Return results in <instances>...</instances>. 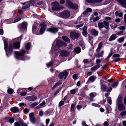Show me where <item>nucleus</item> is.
I'll list each match as a JSON object with an SVG mask.
<instances>
[{
    "label": "nucleus",
    "instance_id": "1",
    "mask_svg": "<svg viewBox=\"0 0 126 126\" xmlns=\"http://www.w3.org/2000/svg\"><path fill=\"white\" fill-rule=\"evenodd\" d=\"M103 45V44L102 42L98 44V47L96 50V51L97 53L95 55V56L97 58H99L102 57L104 53L103 50L101 51L100 53H99L100 50L102 47Z\"/></svg>",
    "mask_w": 126,
    "mask_h": 126
},
{
    "label": "nucleus",
    "instance_id": "2",
    "mask_svg": "<svg viewBox=\"0 0 126 126\" xmlns=\"http://www.w3.org/2000/svg\"><path fill=\"white\" fill-rule=\"evenodd\" d=\"M66 5L71 9L76 10L78 8V6L76 4H73L72 2L69 0H67L66 3Z\"/></svg>",
    "mask_w": 126,
    "mask_h": 126
},
{
    "label": "nucleus",
    "instance_id": "3",
    "mask_svg": "<svg viewBox=\"0 0 126 126\" xmlns=\"http://www.w3.org/2000/svg\"><path fill=\"white\" fill-rule=\"evenodd\" d=\"M60 15L62 17L65 19L68 18L70 15V12L67 10L64 11L60 13Z\"/></svg>",
    "mask_w": 126,
    "mask_h": 126
},
{
    "label": "nucleus",
    "instance_id": "4",
    "mask_svg": "<svg viewBox=\"0 0 126 126\" xmlns=\"http://www.w3.org/2000/svg\"><path fill=\"white\" fill-rule=\"evenodd\" d=\"M70 36L71 38L73 40L75 39H78L80 36V34L75 32H71L70 33Z\"/></svg>",
    "mask_w": 126,
    "mask_h": 126
},
{
    "label": "nucleus",
    "instance_id": "5",
    "mask_svg": "<svg viewBox=\"0 0 126 126\" xmlns=\"http://www.w3.org/2000/svg\"><path fill=\"white\" fill-rule=\"evenodd\" d=\"M26 53V51L23 49H21L20 52L15 51V57L16 58H18L20 56H21L25 54Z\"/></svg>",
    "mask_w": 126,
    "mask_h": 126
},
{
    "label": "nucleus",
    "instance_id": "6",
    "mask_svg": "<svg viewBox=\"0 0 126 126\" xmlns=\"http://www.w3.org/2000/svg\"><path fill=\"white\" fill-rule=\"evenodd\" d=\"M101 90L103 92H108L111 91L112 89L111 87H108L106 86L105 85L102 84L101 85Z\"/></svg>",
    "mask_w": 126,
    "mask_h": 126
},
{
    "label": "nucleus",
    "instance_id": "7",
    "mask_svg": "<svg viewBox=\"0 0 126 126\" xmlns=\"http://www.w3.org/2000/svg\"><path fill=\"white\" fill-rule=\"evenodd\" d=\"M68 74V72L66 71H64L63 72H61L59 75V77L61 79H62L63 78L65 79L67 77Z\"/></svg>",
    "mask_w": 126,
    "mask_h": 126
},
{
    "label": "nucleus",
    "instance_id": "8",
    "mask_svg": "<svg viewBox=\"0 0 126 126\" xmlns=\"http://www.w3.org/2000/svg\"><path fill=\"white\" fill-rule=\"evenodd\" d=\"M34 114L33 112H32L29 114V117L30 121L33 123H36V120L34 117Z\"/></svg>",
    "mask_w": 126,
    "mask_h": 126
},
{
    "label": "nucleus",
    "instance_id": "9",
    "mask_svg": "<svg viewBox=\"0 0 126 126\" xmlns=\"http://www.w3.org/2000/svg\"><path fill=\"white\" fill-rule=\"evenodd\" d=\"M118 108L119 111H121L125 110L126 107L123 103H119L118 105Z\"/></svg>",
    "mask_w": 126,
    "mask_h": 126
},
{
    "label": "nucleus",
    "instance_id": "10",
    "mask_svg": "<svg viewBox=\"0 0 126 126\" xmlns=\"http://www.w3.org/2000/svg\"><path fill=\"white\" fill-rule=\"evenodd\" d=\"M69 52L65 50H62L60 53V55L62 57H67L69 55Z\"/></svg>",
    "mask_w": 126,
    "mask_h": 126
},
{
    "label": "nucleus",
    "instance_id": "11",
    "mask_svg": "<svg viewBox=\"0 0 126 126\" xmlns=\"http://www.w3.org/2000/svg\"><path fill=\"white\" fill-rule=\"evenodd\" d=\"M37 97L35 95H32L29 96H27L25 99L29 101H34L37 99Z\"/></svg>",
    "mask_w": 126,
    "mask_h": 126
},
{
    "label": "nucleus",
    "instance_id": "12",
    "mask_svg": "<svg viewBox=\"0 0 126 126\" xmlns=\"http://www.w3.org/2000/svg\"><path fill=\"white\" fill-rule=\"evenodd\" d=\"M57 44L59 46H63L65 47L67 46L66 43L60 40H58L56 41Z\"/></svg>",
    "mask_w": 126,
    "mask_h": 126
},
{
    "label": "nucleus",
    "instance_id": "13",
    "mask_svg": "<svg viewBox=\"0 0 126 126\" xmlns=\"http://www.w3.org/2000/svg\"><path fill=\"white\" fill-rule=\"evenodd\" d=\"M87 27L86 26H84L82 29L83 31L82 32V33L83 35L85 37H87L88 34L87 28Z\"/></svg>",
    "mask_w": 126,
    "mask_h": 126
},
{
    "label": "nucleus",
    "instance_id": "14",
    "mask_svg": "<svg viewBox=\"0 0 126 126\" xmlns=\"http://www.w3.org/2000/svg\"><path fill=\"white\" fill-rule=\"evenodd\" d=\"M58 31V29L57 28H53L48 29L47 30V31L51 32L54 33L57 32Z\"/></svg>",
    "mask_w": 126,
    "mask_h": 126
},
{
    "label": "nucleus",
    "instance_id": "15",
    "mask_svg": "<svg viewBox=\"0 0 126 126\" xmlns=\"http://www.w3.org/2000/svg\"><path fill=\"white\" fill-rule=\"evenodd\" d=\"M91 32L92 35L95 36H97L98 34V32L94 29H92Z\"/></svg>",
    "mask_w": 126,
    "mask_h": 126
},
{
    "label": "nucleus",
    "instance_id": "16",
    "mask_svg": "<svg viewBox=\"0 0 126 126\" xmlns=\"http://www.w3.org/2000/svg\"><path fill=\"white\" fill-rule=\"evenodd\" d=\"M19 110V109L16 107L12 108L11 109V111L14 113H16L18 112Z\"/></svg>",
    "mask_w": 126,
    "mask_h": 126
},
{
    "label": "nucleus",
    "instance_id": "17",
    "mask_svg": "<svg viewBox=\"0 0 126 126\" xmlns=\"http://www.w3.org/2000/svg\"><path fill=\"white\" fill-rule=\"evenodd\" d=\"M13 46L15 49H18L20 47V43L19 42L15 43L13 44Z\"/></svg>",
    "mask_w": 126,
    "mask_h": 126
},
{
    "label": "nucleus",
    "instance_id": "18",
    "mask_svg": "<svg viewBox=\"0 0 126 126\" xmlns=\"http://www.w3.org/2000/svg\"><path fill=\"white\" fill-rule=\"evenodd\" d=\"M116 35L115 34H112L110 37L109 41H111L115 40L116 38Z\"/></svg>",
    "mask_w": 126,
    "mask_h": 126
},
{
    "label": "nucleus",
    "instance_id": "19",
    "mask_svg": "<svg viewBox=\"0 0 126 126\" xmlns=\"http://www.w3.org/2000/svg\"><path fill=\"white\" fill-rule=\"evenodd\" d=\"M100 66L99 64H97L92 67L91 69V70H96L97 69L99 68Z\"/></svg>",
    "mask_w": 126,
    "mask_h": 126
},
{
    "label": "nucleus",
    "instance_id": "20",
    "mask_svg": "<svg viewBox=\"0 0 126 126\" xmlns=\"http://www.w3.org/2000/svg\"><path fill=\"white\" fill-rule=\"evenodd\" d=\"M103 22L105 25V26H104L105 28L106 29H108L109 28V23L108 22H106L105 21H104Z\"/></svg>",
    "mask_w": 126,
    "mask_h": 126
},
{
    "label": "nucleus",
    "instance_id": "21",
    "mask_svg": "<svg viewBox=\"0 0 126 126\" xmlns=\"http://www.w3.org/2000/svg\"><path fill=\"white\" fill-rule=\"evenodd\" d=\"M62 38L64 41L65 42L68 43H69L70 42L69 39L66 36H63Z\"/></svg>",
    "mask_w": 126,
    "mask_h": 126
},
{
    "label": "nucleus",
    "instance_id": "22",
    "mask_svg": "<svg viewBox=\"0 0 126 126\" xmlns=\"http://www.w3.org/2000/svg\"><path fill=\"white\" fill-rule=\"evenodd\" d=\"M81 51V49L80 47H76L74 49V51L76 53H80Z\"/></svg>",
    "mask_w": 126,
    "mask_h": 126
},
{
    "label": "nucleus",
    "instance_id": "23",
    "mask_svg": "<svg viewBox=\"0 0 126 126\" xmlns=\"http://www.w3.org/2000/svg\"><path fill=\"white\" fill-rule=\"evenodd\" d=\"M115 15L116 16H119L121 17L123 16V13L122 12L119 13L118 11H116L115 13Z\"/></svg>",
    "mask_w": 126,
    "mask_h": 126
},
{
    "label": "nucleus",
    "instance_id": "24",
    "mask_svg": "<svg viewBox=\"0 0 126 126\" xmlns=\"http://www.w3.org/2000/svg\"><path fill=\"white\" fill-rule=\"evenodd\" d=\"M75 105L74 104H72L70 108V111H71L73 112H75Z\"/></svg>",
    "mask_w": 126,
    "mask_h": 126
},
{
    "label": "nucleus",
    "instance_id": "25",
    "mask_svg": "<svg viewBox=\"0 0 126 126\" xmlns=\"http://www.w3.org/2000/svg\"><path fill=\"white\" fill-rule=\"evenodd\" d=\"M51 4L53 6H56V7H58L59 5V3L57 1L52 2Z\"/></svg>",
    "mask_w": 126,
    "mask_h": 126
},
{
    "label": "nucleus",
    "instance_id": "26",
    "mask_svg": "<svg viewBox=\"0 0 126 126\" xmlns=\"http://www.w3.org/2000/svg\"><path fill=\"white\" fill-rule=\"evenodd\" d=\"M96 78V77L94 76H93L90 77L89 78V79L90 81L93 82L95 80Z\"/></svg>",
    "mask_w": 126,
    "mask_h": 126
},
{
    "label": "nucleus",
    "instance_id": "27",
    "mask_svg": "<svg viewBox=\"0 0 126 126\" xmlns=\"http://www.w3.org/2000/svg\"><path fill=\"white\" fill-rule=\"evenodd\" d=\"M8 51L9 53H10V54H11V53L13 51V49L12 48V45H9L8 48Z\"/></svg>",
    "mask_w": 126,
    "mask_h": 126
},
{
    "label": "nucleus",
    "instance_id": "28",
    "mask_svg": "<svg viewBox=\"0 0 126 126\" xmlns=\"http://www.w3.org/2000/svg\"><path fill=\"white\" fill-rule=\"evenodd\" d=\"M46 28L44 27H41L40 30V34H42L45 31Z\"/></svg>",
    "mask_w": 126,
    "mask_h": 126
},
{
    "label": "nucleus",
    "instance_id": "29",
    "mask_svg": "<svg viewBox=\"0 0 126 126\" xmlns=\"http://www.w3.org/2000/svg\"><path fill=\"white\" fill-rule=\"evenodd\" d=\"M87 2L89 3H97L96 0H85Z\"/></svg>",
    "mask_w": 126,
    "mask_h": 126
},
{
    "label": "nucleus",
    "instance_id": "30",
    "mask_svg": "<svg viewBox=\"0 0 126 126\" xmlns=\"http://www.w3.org/2000/svg\"><path fill=\"white\" fill-rule=\"evenodd\" d=\"M118 84V82H116L113 83L111 86L113 88H115L117 86Z\"/></svg>",
    "mask_w": 126,
    "mask_h": 126
},
{
    "label": "nucleus",
    "instance_id": "31",
    "mask_svg": "<svg viewBox=\"0 0 126 126\" xmlns=\"http://www.w3.org/2000/svg\"><path fill=\"white\" fill-rule=\"evenodd\" d=\"M98 24L99 28L100 29L103 28L104 26L103 24V23L98 22Z\"/></svg>",
    "mask_w": 126,
    "mask_h": 126
},
{
    "label": "nucleus",
    "instance_id": "32",
    "mask_svg": "<svg viewBox=\"0 0 126 126\" xmlns=\"http://www.w3.org/2000/svg\"><path fill=\"white\" fill-rule=\"evenodd\" d=\"M8 93L10 94H12L13 92V90L11 88L8 89L7 90Z\"/></svg>",
    "mask_w": 126,
    "mask_h": 126
},
{
    "label": "nucleus",
    "instance_id": "33",
    "mask_svg": "<svg viewBox=\"0 0 126 126\" xmlns=\"http://www.w3.org/2000/svg\"><path fill=\"white\" fill-rule=\"evenodd\" d=\"M31 46V44L30 43H28L25 46V47L27 49H30Z\"/></svg>",
    "mask_w": 126,
    "mask_h": 126
},
{
    "label": "nucleus",
    "instance_id": "34",
    "mask_svg": "<svg viewBox=\"0 0 126 126\" xmlns=\"http://www.w3.org/2000/svg\"><path fill=\"white\" fill-rule=\"evenodd\" d=\"M124 40V38L123 37L119 38L118 40V41L119 43H121L123 42Z\"/></svg>",
    "mask_w": 126,
    "mask_h": 126
},
{
    "label": "nucleus",
    "instance_id": "35",
    "mask_svg": "<svg viewBox=\"0 0 126 126\" xmlns=\"http://www.w3.org/2000/svg\"><path fill=\"white\" fill-rule=\"evenodd\" d=\"M38 102H35L31 104L30 105V106L31 108H33L35 106L38 105Z\"/></svg>",
    "mask_w": 126,
    "mask_h": 126
},
{
    "label": "nucleus",
    "instance_id": "36",
    "mask_svg": "<svg viewBox=\"0 0 126 126\" xmlns=\"http://www.w3.org/2000/svg\"><path fill=\"white\" fill-rule=\"evenodd\" d=\"M121 116H124L126 115V111H124L121 112L120 114Z\"/></svg>",
    "mask_w": 126,
    "mask_h": 126
},
{
    "label": "nucleus",
    "instance_id": "37",
    "mask_svg": "<svg viewBox=\"0 0 126 126\" xmlns=\"http://www.w3.org/2000/svg\"><path fill=\"white\" fill-rule=\"evenodd\" d=\"M64 101H61L59 103L58 106L59 107H60L64 104Z\"/></svg>",
    "mask_w": 126,
    "mask_h": 126
},
{
    "label": "nucleus",
    "instance_id": "38",
    "mask_svg": "<svg viewBox=\"0 0 126 126\" xmlns=\"http://www.w3.org/2000/svg\"><path fill=\"white\" fill-rule=\"evenodd\" d=\"M15 119L12 118H10L9 120V121L11 123H13Z\"/></svg>",
    "mask_w": 126,
    "mask_h": 126
},
{
    "label": "nucleus",
    "instance_id": "39",
    "mask_svg": "<svg viewBox=\"0 0 126 126\" xmlns=\"http://www.w3.org/2000/svg\"><path fill=\"white\" fill-rule=\"evenodd\" d=\"M30 6V5L29 4L26 5L25 6H23L22 8V9H24L27 8H29Z\"/></svg>",
    "mask_w": 126,
    "mask_h": 126
},
{
    "label": "nucleus",
    "instance_id": "40",
    "mask_svg": "<svg viewBox=\"0 0 126 126\" xmlns=\"http://www.w3.org/2000/svg\"><path fill=\"white\" fill-rule=\"evenodd\" d=\"M53 62L52 61H50V62L47 63L46 65L47 67H49L52 65Z\"/></svg>",
    "mask_w": 126,
    "mask_h": 126
},
{
    "label": "nucleus",
    "instance_id": "41",
    "mask_svg": "<svg viewBox=\"0 0 126 126\" xmlns=\"http://www.w3.org/2000/svg\"><path fill=\"white\" fill-rule=\"evenodd\" d=\"M92 105L94 106L97 107H100V105L95 103H92Z\"/></svg>",
    "mask_w": 126,
    "mask_h": 126
},
{
    "label": "nucleus",
    "instance_id": "42",
    "mask_svg": "<svg viewBox=\"0 0 126 126\" xmlns=\"http://www.w3.org/2000/svg\"><path fill=\"white\" fill-rule=\"evenodd\" d=\"M4 49L5 50L6 48H7L8 46L7 43L6 41H4Z\"/></svg>",
    "mask_w": 126,
    "mask_h": 126
},
{
    "label": "nucleus",
    "instance_id": "43",
    "mask_svg": "<svg viewBox=\"0 0 126 126\" xmlns=\"http://www.w3.org/2000/svg\"><path fill=\"white\" fill-rule=\"evenodd\" d=\"M123 31H122L120 32H118L116 34L118 35H123Z\"/></svg>",
    "mask_w": 126,
    "mask_h": 126
},
{
    "label": "nucleus",
    "instance_id": "44",
    "mask_svg": "<svg viewBox=\"0 0 126 126\" xmlns=\"http://www.w3.org/2000/svg\"><path fill=\"white\" fill-rule=\"evenodd\" d=\"M22 27L24 29L26 28L27 27L26 24L24 22L22 24Z\"/></svg>",
    "mask_w": 126,
    "mask_h": 126
},
{
    "label": "nucleus",
    "instance_id": "45",
    "mask_svg": "<svg viewBox=\"0 0 126 126\" xmlns=\"http://www.w3.org/2000/svg\"><path fill=\"white\" fill-rule=\"evenodd\" d=\"M119 103H123L121 100V98H120L118 99L117 102V104L118 105L119 104Z\"/></svg>",
    "mask_w": 126,
    "mask_h": 126
},
{
    "label": "nucleus",
    "instance_id": "46",
    "mask_svg": "<svg viewBox=\"0 0 126 126\" xmlns=\"http://www.w3.org/2000/svg\"><path fill=\"white\" fill-rule=\"evenodd\" d=\"M70 93L71 94H75L76 93V90L75 89H73L71 90L70 91Z\"/></svg>",
    "mask_w": 126,
    "mask_h": 126
},
{
    "label": "nucleus",
    "instance_id": "47",
    "mask_svg": "<svg viewBox=\"0 0 126 126\" xmlns=\"http://www.w3.org/2000/svg\"><path fill=\"white\" fill-rule=\"evenodd\" d=\"M118 28L120 30H125L126 29V27L124 26H121L119 27Z\"/></svg>",
    "mask_w": 126,
    "mask_h": 126
},
{
    "label": "nucleus",
    "instance_id": "48",
    "mask_svg": "<svg viewBox=\"0 0 126 126\" xmlns=\"http://www.w3.org/2000/svg\"><path fill=\"white\" fill-rule=\"evenodd\" d=\"M103 125L104 126H108L109 124L108 122L105 121L104 122Z\"/></svg>",
    "mask_w": 126,
    "mask_h": 126
},
{
    "label": "nucleus",
    "instance_id": "49",
    "mask_svg": "<svg viewBox=\"0 0 126 126\" xmlns=\"http://www.w3.org/2000/svg\"><path fill=\"white\" fill-rule=\"evenodd\" d=\"M78 76L76 74H74L73 76V78L74 79H77Z\"/></svg>",
    "mask_w": 126,
    "mask_h": 126
},
{
    "label": "nucleus",
    "instance_id": "50",
    "mask_svg": "<svg viewBox=\"0 0 126 126\" xmlns=\"http://www.w3.org/2000/svg\"><path fill=\"white\" fill-rule=\"evenodd\" d=\"M99 19V17L98 16H97L94 19L93 18V21L94 22H95L98 20Z\"/></svg>",
    "mask_w": 126,
    "mask_h": 126
},
{
    "label": "nucleus",
    "instance_id": "51",
    "mask_svg": "<svg viewBox=\"0 0 126 126\" xmlns=\"http://www.w3.org/2000/svg\"><path fill=\"white\" fill-rule=\"evenodd\" d=\"M86 10L88 12H91L92 11V9L90 8H87Z\"/></svg>",
    "mask_w": 126,
    "mask_h": 126
},
{
    "label": "nucleus",
    "instance_id": "52",
    "mask_svg": "<svg viewBox=\"0 0 126 126\" xmlns=\"http://www.w3.org/2000/svg\"><path fill=\"white\" fill-rule=\"evenodd\" d=\"M19 105L20 107L23 106L26 107V104L22 103H20L19 104Z\"/></svg>",
    "mask_w": 126,
    "mask_h": 126
},
{
    "label": "nucleus",
    "instance_id": "53",
    "mask_svg": "<svg viewBox=\"0 0 126 126\" xmlns=\"http://www.w3.org/2000/svg\"><path fill=\"white\" fill-rule=\"evenodd\" d=\"M43 112L42 110H41L39 112V115L41 116H43Z\"/></svg>",
    "mask_w": 126,
    "mask_h": 126
},
{
    "label": "nucleus",
    "instance_id": "54",
    "mask_svg": "<svg viewBox=\"0 0 126 126\" xmlns=\"http://www.w3.org/2000/svg\"><path fill=\"white\" fill-rule=\"evenodd\" d=\"M14 125L15 126H20L19 123L18 122H15Z\"/></svg>",
    "mask_w": 126,
    "mask_h": 126
},
{
    "label": "nucleus",
    "instance_id": "55",
    "mask_svg": "<svg viewBox=\"0 0 126 126\" xmlns=\"http://www.w3.org/2000/svg\"><path fill=\"white\" fill-rule=\"evenodd\" d=\"M57 7H56V6H53L52 8V9L53 10H57L58 9Z\"/></svg>",
    "mask_w": 126,
    "mask_h": 126
},
{
    "label": "nucleus",
    "instance_id": "56",
    "mask_svg": "<svg viewBox=\"0 0 126 126\" xmlns=\"http://www.w3.org/2000/svg\"><path fill=\"white\" fill-rule=\"evenodd\" d=\"M120 56V55L118 54H114L113 55V57H119Z\"/></svg>",
    "mask_w": 126,
    "mask_h": 126
},
{
    "label": "nucleus",
    "instance_id": "57",
    "mask_svg": "<svg viewBox=\"0 0 126 126\" xmlns=\"http://www.w3.org/2000/svg\"><path fill=\"white\" fill-rule=\"evenodd\" d=\"M89 60L87 59H84L83 60V62L84 63H88Z\"/></svg>",
    "mask_w": 126,
    "mask_h": 126
},
{
    "label": "nucleus",
    "instance_id": "58",
    "mask_svg": "<svg viewBox=\"0 0 126 126\" xmlns=\"http://www.w3.org/2000/svg\"><path fill=\"white\" fill-rule=\"evenodd\" d=\"M77 108L78 110H79L82 108V106L79 105H78L77 106Z\"/></svg>",
    "mask_w": 126,
    "mask_h": 126
},
{
    "label": "nucleus",
    "instance_id": "59",
    "mask_svg": "<svg viewBox=\"0 0 126 126\" xmlns=\"http://www.w3.org/2000/svg\"><path fill=\"white\" fill-rule=\"evenodd\" d=\"M50 121V119H47L46 121V125H47L49 123Z\"/></svg>",
    "mask_w": 126,
    "mask_h": 126
},
{
    "label": "nucleus",
    "instance_id": "60",
    "mask_svg": "<svg viewBox=\"0 0 126 126\" xmlns=\"http://www.w3.org/2000/svg\"><path fill=\"white\" fill-rule=\"evenodd\" d=\"M41 27H44L45 28H46V25H45V24L44 23H42L40 25Z\"/></svg>",
    "mask_w": 126,
    "mask_h": 126
},
{
    "label": "nucleus",
    "instance_id": "61",
    "mask_svg": "<svg viewBox=\"0 0 126 126\" xmlns=\"http://www.w3.org/2000/svg\"><path fill=\"white\" fill-rule=\"evenodd\" d=\"M21 19L20 18H17V19H15L14 20V23L17 22L19 21L20 20H21Z\"/></svg>",
    "mask_w": 126,
    "mask_h": 126
},
{
    "label": "nucleus",
    "instance_id": "62",
    "mask_svg": "<svg viewBox=\"0 0 126 126\" xmlns=\"http://www.w3.org/2000/svg\"><path fill=\"white\" fill-rule=\"evenodd\" d=\"M19 122L20 123L21 126L23 125L24 124H24V123L23 121L22 120H19Z\"/></svg>",
    "mask_w": 126,
    "mask_h": 126
},
{
    "label": "nucleus",
    "instance_id": "63",
    "mask_svg": "<svg viewBox=\"0 0 126 126\" xmlns=\"http://www.w3.org/2000/svg\"><path fill=\"white\" fill-rule=\"evenodd\" d=\"M108 102L109 103L110 105L111 104V100L110 98H109L108 99Z\"/></svg>",
    "mask_w": 126,
    "mask_h": 126
},
{
    "label": "nucleus",
    "instance_id": "64",
    "mask_svg": "<svg viewBox=\"0 0 126 126\" xmlns=\"http://www.w3.org/2000/svg\"><path fill=\"white\" fill-rule=\"evenodd\" d=\"M115 21L116 22H119L121 21V20L119 18H117L115 20Z\"/></svg>",
    "mask_w": 126,
    "mask_h": 126
}]
</instances>
